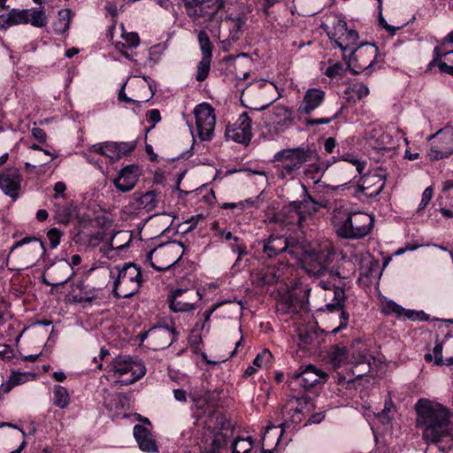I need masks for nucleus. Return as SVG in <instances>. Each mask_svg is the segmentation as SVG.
I'll return each mask as SVG.
<instances>
[{"instance_id": "1", "label": "nucleus", "mask_w": 453, "mask_h": 453, "mask_svg": "<svg viewBox=\"0 0 453 453\" xmlns=\"http://www.w3.org/2000/svg\"><path fill=\"white\" fill-rule=\"evenodd\" d=\"M416 426L422 431V439L427 445H434L440 451L453 449V426L450 413L438 403L420 399L415 405Z\"/></svg>"}, {"instance_id": "2", "label": "nucleus", "mask_w": 453, "mask_h": 453, "mask_svg": "<svg viewBox=\"0 0 453 453\" xmlns=\"http://www.w3.org/2000/svg\"><path fill=\"white\" fill-rule=\"evenodd\" d=\"M349 351L344 346H334L329 354L330 362L333 366L338 368L343 364L348 363L355 366L366 365V368L358 372L354 369L348 371L345 374L338 372L336 381L339 385L352 383L369 372L368 350L365 345L360 341H356L351 346V357L349 356Z\"/></svg>"}, {"instance_id": "3", "label": "nucleus", "mask_w": 453, "mask_h": 453, "mask_svg": "<svg viewBox=\"0 0 453 453\" xmlns=\"http://www.w3.org/2000/svg\"><path fill=\"white\" fill-rule=\"evenodd\" d=\"M333 223L337 234L345 239H361L368 235L374 224V218L365 212L334 211Z\"/></svg>"}, {"instance_id": "4", "label": "nucleus", "mask_w": 453, "mask_h": 453, "mask_svg": "<svg viewBox=\"0 0 453 453\" xmlns=\"http://www.w3.org/2000/svg\"><path fill=\"white\" fill-rule=\"evenodd\" d=\"M313 152L307 148L284 149L276 152L273 162L276 175L280 180H293L305 163L311 160Z\"/></svg>"}, {"instance_id": "5", "label": "nucleus", "mask_w": 453, "mask_h": 453, "mask_svg": "<svg viewBox=\"0 0 453 453\" xmlns=\"http://www.w3.org/2000/svg\"><path fill=\"white\" fill-rule=\"evenodd\" d=\"M111 277L113 280V295L119 298L133 296L143 282L141 268L133 263L114 266L111 271Z\"/></svg>"}, {"instance_id": "6", "label": "nucleus", "mask_w": 453, "mask_h": 453, "mask_svg": "<svg viewBox=\"0 0 453 453\" xmlns=\"http://www.w3.org/2000/svg\"><path fill=\"white\" fill-rule=\"evenodd\" d=\"M303 198L302 201H293L283 210L287 214L284 219L286 224H296L302 227V223L307 215H312L319 208H326V202L319 201L311 197L304 185H302Z\"/></svg>"}, {"instance_id": "7", "label": "nucleus", "mask_w": 453, "mask_h": 453, "mask_svg": "<svg viewBox=\"0 0 453 453\" xmlns=\"http://www.w3.org/2000/svg\"><path fill=\"white\" fill-rule=\"evenodd\" d=\"M182 4L185 13L196 24L211 22L225 7V0H182Z\"/></svg>"}, {"instance_id": "8", "label": "nucleus", "mask_w": 453, "mask_h": 453, "mask_svg": "<svg viewBox=\"0 0 453 453\" xmlns=\"http://www.w3.org/2000/svg\"><path fill=\"white\" fill-rule=\"evenodd\" d=\"M183 255V245L180 242H168L150 250L146 259L157 271L162 272L174 265Z\"/></svg>"}, {"instance_id": "9", "label": "nucleus", "mask_w": 453, "mask_h": 453, "mask_svg": "<svg viewBox=\"0 0 453 453\" xmlns=\"http://www.w3.org/2000/svg\"><path fill=\"white\" fill-rule=\"evenodd\" d=\"M319 286L328 291L326 294V300H330L331 302L326 304V310L330 312L340 311V324L331 332L333 334H336L345 329L349 323V315L343 310L346 299L345 291L342 288L336 287L334 284L326 280H320Z\"/></svg>"}, {"instance_id": "10", "label": "nucleus", "mask_w": 453, "mask_h": 453, "mask_svg": "<svg viewBox=\"0 0 453 453\" xmlns=\"http://www.w3.org/2000/svg\"><path fill=\"white\" fill-rule=\"evenodd\" d=\"M300 250L301 254L294 258L303 263V266L308 273L321 275L326 272L332 255L327 249H305L303 243L301 242Z\"/></svg>"}, {"instance_id": "11", "label": "nucleus", "mask_w": 453, "mask_h": 453, "mask_svg": "<svg viewBox=\"0 0 453 453\" xmlns=\"http://www.w3.org/2000/svg\"><path fill=\"white\" fill-rule=\"evenodd\" d=\"M428 140H434L426 154L430 160L447 158L453 154V127L440 129L430 135Z\"/></svg>"}, {"instance_id": "12", "label": "nucleus", "mask_w": 453, "mask_h": 453, "mask_svg": "<svg viewBox=\"0 0 453 453\" xmlns=\"http://www.w3.org/2000/svg\"><path fill=\"white\" fill-rule=\"evenodd\" d=\"M196 134L201 141H211L214 135L216 116L214 109L207 103L198 104L195 110Z\"/></svg>"}, {"instance_id": "13", "label": "nucleus", "mask_w": 453, "mask_h": 453, "mask_svg": "<svg viewBox=\"0 0 453 453\" xmlns=\"http://www.w3.org/2000/svg\"><path fill=\"white\" fill-rule=\"evenodd\" d=\"M111 365V370L119 375L130 374V377L125 380L126 385L136 382L146 373L144 364L129 356H118L112 360Z\"/></svg>"}, {"instance_id": "14", "label": "nucleus", "mask_w": 453, "mask_h": 453, "mask_svg": "<svg viewBox=\"0 0 453 453\" xmlns=\"http://www.w3.org/2000/svg\"><path fill=\"white\" fill-rule=\"evenodd\" d=\"M301 242L285 236L271 235L264 241L263 252L268 257H274L280 253L287 252L293 258L301 254Z\"/></svg>"}, {"instance_id": "15", "label": "nucleus", "mask_w": 453, "mask_h": 453, "mask_svg": "<svg viewBox=\"0 0 453 453\" xmlns=\"http://www.w3.org/2000/svg\"><path fill=\"white\" fill-rule=\"evenodd\" d=\"M330 38L334 41L335 47L340 48L346 57V52L354 53L357 50L358 33L354 29H349L347 23L339 20L334 27V30L330 35Z\"/></svg>"}, {"instance_id": "16", "label": "nucleus", "mask_w": 453, "mask_h": 453, "mask_svg": "<svg viewBox=\"0 0 453 453\" xmlns=\"http://www.w3.org/2000/svg\"><path fill=\"white\" fill-rule=\"evenodd\" d=\"M179 333L168 326H156L145 332L142 340L146 339L148 344L155 350L165 349L171 346L178 338Z\"/></svg>"}, {"instance_id": "17", "label": "nucleus", "mask_w": 453, "mask_h": 453, "mask_svg": "<svg viewBox=\"0 0 453 453\" xmlns=\"http://www.w3.org/2000/svg\"><path fill=\"white\" fill-rule=\"evenodd\" d=\"M136 147V142H104L93 144L88 151L106 157L111 162L119 160L129 155Z\"/></svg>"}, {"instance_id": "18", "label": "nucleus", "mask_w": 453, "mask_h": 453, "mask_svg": "<svg viewBox=\"0 0 453 453\" xmlns=\"http://www.w3.org/2000/svg\"><path fill=\"white\" fill-rule=\"evenodd\" d=\"M377 54L378 48L374 44H360L354 53H349L348 65L355 73H360L372 66L376 62Z\"/></svg>"}, {"instance_id": "19", "label": "nucleus", "mask_w": 453, "mask_h": 453, "mask_svg": "<svg viewBox=\"0 0 453 453\" xmlns=\"http://www.w3.org/2000/svg\"><path fill=\"white\" fill-rule=\"evenodd\" d=\"M252 119L248 112H242L233 127H227L226 136L227 139L242 144H249L253 136Z\"/></svg>"}, {"instance_id": "20", "label": "nucleus", "mask_w": 453, "mask_h": 453, "mask_svg": "<svg viewBox=\"0 0 453 453\" xmlns=\"http://www.w3.org/2000/svg\"><path fill=\"white\" fill-rule=\"evenodd\" d=\"M327 377L326 372L316 368L312 365H309L300 372L293 373L291 379L293 382L308 390L317 384L325 383Z\"/></svg>"}, {"instance_id": "21", "label": "nucleus", "mask_w": 453, "mask_h": 453, "mask_svg": "<svg viewBox=\"0 0 453 453\" xmlns=\"http://www.w3.org/2000/svg\"><path fill=\"white\" fill-rule=\"evenodd\" d=\"M21 182L22 175L18 168L10 167L0 172V189L12 199L18 198Z\"/></svg>"}, {"instance_id": "22", "label": "nucleus", "mask_w": 453, "mask_h": 453, "mask_svg": "<svg viewBox=\"0 0 453 453\" xmlns=\"http://www.w3.org/2000/svg\"><path fill=\"white\" fill-rule=\"evenodd\" d=\"M199 296V292H194L187 289H176L172 298L169 301V308L173 312H185L196 309L195 303L192 300Z\"/></svg>"}, {"instance_id": "23", "label": "nucleus", "mask_w": 453, "mask_h": 453, "mask_svg": "<svg viewBox=\"0 0 453 453\" xmlns=\"http://www.w3.org/2000/svg\"><path fill=\"white\" fill-rule=\"evenodd\" d=\"M292 111L283 105H276L272 111L265 113V125L266 127H284L292 119Z\"/></svg>"}, {"instance_id": "24", "label": "nucleus", "mask_w": 453, "mask_h": 453, "mask_svg": "<svg viewBox=\"0 0 453 453\" xmlns=\"http://www.w3.org/2000/svg\"><path fill=\"white\" fill-rule=\"evenodd\" d=\"M139 168L137 165H129L121 169L118 177L114 180V185L121 192L132 190L138 181Z\"/></svg>"}, {"instance_id": "25", "label": "nucleus", "mask_w": 453, "mask_h": 453, "mask_svg": "<svg viewBox=\"0 0 453 453\" xmlns=\"http://www.w3.org/2000/svg\"><path fill=\"white\" fill-rule=\"evenodd\" d=\"M325 96L326 93L322 89L317 88H308L303 95V101L297 111L300 114H311L322 104L325 100Z\"/></svg>"}, {"instance_id": "26", "label": "nucleus", "mask_w": 453, "mask_h": 453, "mask_svg": "<svg viewBox=\"0 0 453 453\" xmlns=\"http://www.w3.org/2000/svg\"><path fill=\"white\" fill-rule=\"evenodd\" d=\"M157 203V195L155 191L134 192L131 196L130 205L134 210L150 212L156 209Z\"/></svg>"}, {"instance_id": "27", "label": "nucleus", "mask_w": 453, "mask_h": 453, "mask_svg": "<svg viewBox=\"0 0 453 453\" xmlns=\"http://www.w3.org/2000/svg\"><path fill=\"white\" fill-rule=\"evenodd\" d=\"M433 65H437L441 73L453 75V50L445 52L441 46L434 47L429 64V66Z\"/></svg>"}, {"instance_id": "28", "label": "nucleus", "mask_w": 453, "mask_h": 453, "mask_svg": "<svg viewBox=\"0 0 453 453\" xmlns=\"http://www.w3.org/2000/svg\"><path fill=\"white\" fill-rule=\"evenodd\" d=\"M134 436L142 451L149 453L157 451V442L147 427L142 425H135L134 426Z\"/></svg>"}, {"instance_id": "29", "label": "nucleus", "mask_w": 453, "mask_h": 453, "mask_svg": "<svg viewBox=\"0 0 453 453\" xmlns=\"http://www.w3.org/2000/svg\"><path fill=\"white\" fill-rule=\"evenodd\" d=\"M99 289L88 288L82 282H77L72 285L70 296L76 303H91L98 297Z\"/></svg>"}, {"instance_id": "30", "label": "nucleus", "mask_w": 453, "mask_h": 453, "mask_svg": "<svg viewBox=\"0 0 453 453\" xmlns=\"http://www.w3.org/2000/svg\"><path fill=\"white\" fill-rule=\"evenodd\" d=\"M73 12L70 9H62L58 12V19L53 24L56 34L62 35L65 33L71 24Z\"/></svg>"}, {"instance_id": "31", "label": "nucleus", "mask_w": 453, "mask_h": 453, "mask_svg": "<svg viewBox=\"0 0 453 453\" xmlns=\"http://www.w3.org/2000/svg\"><path fill=\"white\" fill-rule=\"evenodd\" d=\"M31 243V245L27 249V252H35L36 255L42 257L46 253L45 245L42 241L37 238H32V237H25L21 239L20 241L17 242L12 250L23 246L25 244Z\"/></svg>"}, {"instance_id": "32", "label": "nucleus", "mask_w": 453, "mask_h": 453, "mask_svg": "<svg viewBox=\"0 0 453 453\" xmlns=\"http://www.w3.org/2000/svg\"><path fill=\"white\" fill-rule=\"evenodd\" d=\"M124 42H119L116 46L119 52L126 57L127 58H130V54L128 53V50L135 49L140 44V38L136 33H128L123 35Z\"/></svg>"}, {"instance_id": "33", "label": "nucleus", "mask_w": 453, "mask_h": 453, "mask_svg": "<svg viewBox=\"0 0 453 453\" xmlns=\"http://www.w3.org/2000/svg\"><path fill=\"white\" fill-rule=\"evenodd\" d=\"M245 24V20L242 17L237 18H227L226 19V25H227L229 29V35L227 40L229 42H235L239 39L242 28Z\"/></svg>"}, {"instance_id": "34", "label": "nucleus", "mask_w": 453, "mask_h": 453, "mask_svg": "<svg viewBox=\"0 0 453 453\" xmlns=\"http://www.w3.org/2000/svg\"><path fill=\"white\" fill-rule=\"evenodd\" d=\"M345 93L350 94L349 99L351 98L355 102L369 95V88L362 82H354L348 87Z\"/></svg>"}, {"instance_id": "35", "label": "nucleus", "mask_w": 453, "mask_h": 453, "mask_svg": "<svg viewBox=\"0 0 453 453\" xmlns=\"http://www.w3.org/2000/svg\"><path fill=\"white\" fill-rule=\"evenodd\" d=\"M54 404L58 408L65 409L70 403V395L67 389L62 386H55L53 388Z\"/></svg>"}, {"instance_id": "36", "label": "nucleus", "mask_w": 453, "mask_h": 453, "mask_svg": "<svg viewBox=\"0 0 453 453\" xmlns=\"http://www.w3.org/2000/svg\"><path fill=\"white\" fill-rule=\"evenodd\" d=\"M29 10L12 9L6 16L5 22L8 26L27 23Z\"/></svg>"}, {"instance_id": "37", "label": "nucleus", "mask_w": 453, "mask_h": 453, "mask_svg": "<svg viewBox=\"0 0 453 453\" xmlns=\"http://www.w3.org/2000/svg\"><path fill=\"white\" fill-rule=\"evenodd\" d=\"M395 148L393 136L388 133H382L374 142V149L380 151H389Z\"/></svg>"}, {"instance_id": "38", "label": "nucleus", "mask_w": 453, "mask_h": 453, "mask_svg": "<svg viewBox=\"0 0 453 453\" xmlns=\"http://www.w3.org/2000/svg\"><path fill=\"white\" fill-rule=\"evenodd\" d=\"M197 38L202 52V58H211L213 46L207 33L203 30H201L198 33Z\"/></svg>"}, {"instance_id": "39", "label": "nucleus", "mask_w": 453, "mask_h": 453, "mask_svg": "<svg viewBox=\"0 0 453 453\" xmlns=\"http://www.w3.org/2000/svg\"><path fill=\"white\" fill-rule=\"evenodd\" d=\"M253 442L250 436L238 437L233 444V453H250L253 448Z\"/></svg>"}, {"instance_id": "40", "label": "nucleus", "mask_w": 453, "mask_h": 453, "mask_svg": "<svg viewBox=\"0 0 453 453\" xmlns=\"http://www.w3.org/2000/svg\"><path fill=\"white\" fill-rule=\"evenodd\" d=\"M222 426L220 428V432L215 434V438L213 440V444L221 447L226 441V438L229 434H232V430L230 429V423L225 422L224 418L220 417V420L219 421Z\"/></svg>"}, {"instance_id": "41", "label": "nucleus", "mask_w": 453, "mask_h": 453, "mask_svg": "<svg viewBox=\"0 0 453 453\" xmlns=\"http://www.w3.org/2000/svg\"><path fill=\"white\" fill-rule=\"evenodd\" d=\"M425 360L426 362H431L434 360V364L436 365H446V360L442 359V343L439 341L435 342V345L433 349V353H426L425 355Z\"/></svg>"}, {"instance_id": "42", "label": "nucleus", "mask_w": 453, "mask_h": 453, "mask_svg": "<svg viewBox=\"0 0 453 453\" xmlns=\"http://www.w3.org/2000/svg\"><path fill=\"white\" fill-rule=\"evenodd\" d=\"M381 312L385 315L395 314L396 318L403 317L405 309L392 300L386 301L382 307Z\"/></svg>"}, {"instance_id": "43", "label": "nucleus", "mask_w": 453, "mask_h": 453, "mask_svg": "<svg viewBox=\"0 0 453 453\" xmlns=\"http://www.w3.org/2000/svg\"><path fill=\"white\" fill-rule=\"evenodd\" d=\"M27 23L36 27H42L47 23V18L44 12L40 9L29 10Z\"/></svg>"}, {"instance_id": "44", "label": "nucleus", "mask_w": 453, "mask_h": 453, "mask_svg": "<svg viewBox=\"0 0 453 453\" xmlns=\"http://www.w3.org/2000/svg\"><path fill=\"white\" fill-rule=\"evenodd\" d=\"M211 58H202L197 65V72L196 74V81H203L208 77L211 70Z\"/></svg>"}, {"instance_id": "45", "label": "nucleus", "mask_w": 453, "mask_h": 453, "mask_svg": "<svg viewBox=\"0 0 453 453\" xmlns=\"http://www.w3.org/2000/svg\"><path fill=\"white\" fill-rule=\"evenodd\" d=\"M35 375L30 372H12L9 379L11 380L13 387L21 385L28 381L29 380H33Z\"/></svg>"}, {"instance_id": "46", "label": "nucleus", "mask_w": 453, "mask_h": 453, "mask_svg": "<svg viewBox=\"0 0 453 453\" xmlns=\"http://www.w3.org/2000/svg\"><path fill=\"white\" fill-rule=\"evenodd\" d=\"M272 359V353L268 349H264L257 355L253 361V365L259 368L266 367L271 363Z\"/></svg>"}, {"instance_id": "47", "label": "nucleus", "mask_w": 453, "mask_h": 453, "mask_svg": "<svg viewBox=\"0 0 453 453\" xmlns=\"http://www.w3.org/2000/svg\"><path fill=\"white\" fill-rule=\"evenodd\" d=\"M326 167L324 164L321 163H312L308 165V168L304 171V174L307 176L311 175V178L315 180V182L318 181L319 175L324 173Z\"/></svg>"}, {"instance_id": "48", "label": "nucleus", "mask_w": 453, "mask_h": 453, "mask_svg": "<svg viewBox=\"0 0 453 453\" xmlns=\"http://www.w3.org/2000/svg\"><path fill=\"white\" fill-rule=\"evenodd\" d=\"M375 187L372 188L370 190L363 192L364 196L370 199H376L378 196L381 193V191L384 189L386 185V180L385 179H378V181H376Z\"/></svg>"}, {"instance_id": "49", "label": "nucleus", "mask_w": 453, "mask_h": 453, "mask_svg": "<svg viewBox=\"0 0 453 453\" xmlns=\"http://www.w3.org/2000/svg\"><path fill=\"white\" fill-rule=\"evenodd\" d=\"M62 236L63 233L56 227L50 228L48 231L47 237L50 241V245L51 249H56L59 245L60 239Z\"/></svg>"}, {"instance_id": "50", "label": "nucleus", "mask_w": 453, "mask_h": 453, "mask_svg": "<svg viewBox=\"0 0 453 453\" xmlns=\"http://www.w3.org/2000/svg\"><path fill=\"white\" fill-rule=\"evenodd\" d=\"M378 179H385L384 177L377 174H373L365 178L361 184L358 185V189L363 193L365 191L370 190L372 188L375 187L376 181Z\"/></svg>"}, {"instance_id": "51", "label": "nucleus", "mask_w": 453, "mask_h": 453, "mask_svg": "<svg viewBox=\"0 0 453 453\" xmlns=\"http://www.w3.org/2000/svg\"><path fill=\"white\" fill-rule=\"evenodd\" d=\"M403 317L408 318L409 319L413 321H427L429 319V316L426 314L423 311H414L406 309Z\"/></svg>"}, {"instance_id": "52", "label": "nucleus", "mask_w": 453, "mask_h": 453, "mask_svg": "<svg viewBox=\"0 0 453 453\" xmlns=\"http://www.w3.org/2000/svg\"><path fill=\"white\" fill-rule=\"evenodd\" d=\"M432 197H433V188L431 187H428L422 193L421 201H420V203L418 204V213L422 212L426 209V207L431 201Z\"/></svg>"}, {"instance_id": "53", "label": "nucleus", "mask_w": 453, "mask_h": 453, "mask_svg": "<svg viewBox=\"0 0 453 453\" xmlns=\"http://www.w3.org/2000/svg\"><path fill=\"white\" fill-rule=\"evenodd\" d=\"M344 68L343 65L341 63H335L332 65H329L325 74L329 78H335L338 76H342L343 74Z\"/></svg>"}, {"instance_id": "54", "label": "nucleus", "mask_w": 453, "mask_h": 453, "mask_svg": "<svg viewBox=\"0 0 453 453\" xmlns=\"http://www.w3.org/2000/svg\"><path fill=\"white\" fill-rule=\"evenodd\" d=\"M339 115L340 111L336 112L334 116L329 118L307 119L305 123L307 126L326 125L337 119Z\"/></svg>"}, {"instance_id": "55", "label": "nucleus", "mask_w": 453, "mask_h": 453, "mask_svg": "<svg viewBox=\"0 0 453 453\" xmlns=\"http://www.w3.org/2000/svg\"><path fill=\"white\" fill-rule=\"evenodd\" d=\"M150 88H151V87L150 86ZM154 96V91L152 89H150V96L149 98H146V99H143V100H134L130 97H128L125 92H124V88H122L119 93V100L121 101V102H126V103H132V104H136L138 107L141 106V104L142 103H144V102H147L149 101L150 98H151L152 96Z\"/></svg>"}, {"instance_id": "56", "label": "nucleus", "mask_w": 453, "mask_h": 453, "mask_svg": "<svg viewBox=\"0 0 453 453\" xmlns=\"http://www.w3.org/2000/svg\"><path fill=\"white\" fill-rule=\"evenodd\" d=\"M280 278L279 275H276L275 268H267L265 276L262 278L263 283L265 285H270L278 280Z\"/></svg>"}, {"instance_id": "57", "label": "nucleus", "mask_w": 453, "mask_h": 453, "mask_svg": "<svg viewBox=\"0 0 453 453\" xmlns=\"http://www.w3.org/2000/svg\"><path fill=\"white\" fill-rule=\"evenodd\" d=\"M316 337L313 332H301L299 334V339L304 345H311Z\"/></svg>"}, {"instance_id": "58", "label": "nucleus", "mask_w": 453, "mask_h": 453, "mask_svg": "<svg viewBox=\"0 0 453 453\" xmlns=\"http://www.w3.org/2000/svg\"><path fill=\"white\" fill-rule=\"evenodd\" d=\"M66 189V186L63 181H58L54 185V198L63 197L65 196V191Z\"/></svg>"}, {"instance_id": "59", "label": "nucleus", "mask_w": 453, "mask_h": 453, "mask_svg": "<svg viewBox=\"0 0 453 453\" xmlns=\"http://www.w3.org/2000/svg\"><path fill=\"white\" fill-rule=\"evenodd\" d=\"M219 236L221 239H225L226 241H231L233 240L235 242H240V238L237 236H234L230 231H227L226 228L220 229L219 231Z\"/></svg>"}, {"instance_id": "60", "label": "nucleus", "mask_w": 453, "mask_h": 453, "mask_svg": "<svg viewBox=\"0 0 453 453\" xmlns=\"http://www.w3.org/2000/svg\"><path fill=\"white\" fill-rule=\"evenodd\" d=\"M32 135L41 142H45L47 138L46 133L39 127H35L32 129Z\"/></svg>"}, {"instance_id": "61", "label": "nucleus", "mask_w": 453, "mask_h": 453, "mask_svg": "<svg viewBox=\"0 0 453 453\" xmlns=\"http://www.w3.org/2000/svg\"><path fill=\"white\" fill-rule=\"evenodd\" d=\"M0 356L7 359L12 358L13 356L12 348L7 344H0Z\"/></svg>"}, {"instance_id": "62", "label": "nucleus", "mask_w": 453, "mask_h": 453, "mask_svg": "<svg viewBox=\"0 0 453 453\" xmlns=\"http://www.w3.org/2000/svg\"><path fill=\"white\" fill-rule=\"evenodd\" d=\"M258 196L256 198H247L245 200L240 201V203L242 204L241 211H243L246 207H256L257 208Z\"/></svg>"}, {"instance_id": "63", "label": "nucleus", "mask_w": 453, "mask_h": 453, "mask_svg": "<svg viewBox=\"0 0 453 453\" xmlns=\"http://www.w3.org/2000/svg\"><path fill=\"white\" fill-rule=\"evenodd\" d=\"M150 121L152 122V126L158 123L161 120L160 112L157 109H153L148 112Z\"/></svg>"}, {"instance_id": "64", "label": "nucleus", "mask_w": 453, "mask_h": 453, "mask_svg": "<svg viewBox=\"0 0 453 453\" xmlns=\"http://www.w3.org/2000/svg\"><path fill=\"white\" fill-rule=\"evenodd\" d=\"M335 144H336V142H335V139L333 138V137H329L327 138L326 141H325V143H324V148H325V150L327 152V153H332L334 149L335 148Z\"/></svg>"}]
</instances>
